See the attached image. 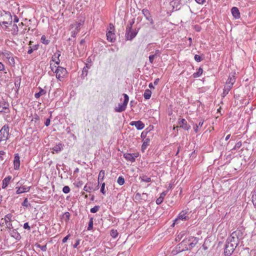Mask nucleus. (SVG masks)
<instances>
[{"label":"nucleus","instance_id":"1","mask_svg":"<svg viewBox=\"0 0 256 256\" xmlns=\"http://www.w3.org/2000/svg\"><path fill=\"white\" fill-rule=\"evenodd\" d=\"M199 238L190 236L188 238L184 240L179 244L180 248V246H185L181 250L183 251L184 250H190L192 248L194 247L198 243Z\"/></svg>","mask_w":256,"mask_h":256},{"label":"nucleus","instance_id":"2","mask_svg":"<svg viewBox=\"0 0 256 256\" xmlns=\"http://www.w3.org/2000/svg\"><path fill=\"white\" fill-rule=\"evenodd\" d=\"M12 22V16L10 12L4 11L0 14V24H2L7 27V24H11Z\"/></svg>","mask_w":256,"mask_h":256},{"label":"nucleus","instance_id":"3","mask_svg":"<svg viewBox=\"0 0 256 256\" xmlns=\"http://www.w3.org/2000/svg\"><path fill=\"white\" fill-rule=\"evenodd\" d=\"M238 245L236 243H230L226 242L224 248V254L226 256H230L233 253L234 250L236 248Z\"/></svg>","mask_w":256,"mask_h":256},{"label":"nucleus","instance_id":"4","mask_svg":"<svg viewBox=\"0 0 256 256\" xmlns=\"http://www.w3.org/2000/svg\"><path fill=\"white\" fill-rule=\"evenodd\" d=\"M124 97V100L122 104H119L118 105V106H116L114 108V110L116 112H124L126 110V106L128 105V100H129V97L126 94H123Z\"/></svg>","mask_w":256,"mask_h":256},{"label":"nucleus","instance_id":"5","mask_svg":"<svg viewBox=\"0 0 256 256\" xmlns=\"http://www.w3.org/2000/svg\"><path fill=\"white\" fill-rule=\"evenodd\" d=\"M9 136V128L8 125H4L0 130V142H6Z\"/></svg>","mask_w":256,"mask_h":256},{"label":"nucleus","instance_id":"6","mask_svg":"<svg viewBox=\"0 0 256 256\" xmlns=\"http://www.w3.org/2000/svg\"><path fill=\"white\" fill-rule=\"evenodd\" d=\"M188 212L182 210L178 214V218L174 220V222L173 223V225L175 224H178L180 220H188L190 218L188 216Z\"/></svg>","mask_w":256,"mask_h":256},{"label":"nucleus","instance_id":"7","mask_svg":"<svg viewBox=\"0 0 256 256\" xmlns=\"http://www.w3.org/2000/svg\"><path fill=\"white\" fill-rule=\"evenodd\" d=\"M54 72L56 74V78L58 80H60V79L64 78L65 75L66 74V70L62 67L58 66L55 70Z\"/></svg>","mask_w":256,"mask_h":256},{"label":"nucleus","instance_id":"8","mask_svg":"<svg viewBox=\"0 0 256 256\" xmlns=\"http://www.w3.org/2000/svg\"><path fill=\"white\" fill-rule=\"evenodd\" d=\"M138 156V154L137 153H126L124 154V157L126 158V160L128 161H130L132 162H135L136 158H137Z\"/></svg>","mask_w":256,"mask_h":256},{"label":"nucleus","instance_id":"9","mask_svg":"<svg viewBox=\"0 0 256 256\" xmlns=\"http://www.w3.org/2000/svg\"><path fill=\"white\" fill-rule=\"evenodd\" d=\"M178 124L180 128H182L184 130H188L190 128V126L187 123L186 120L182 118L178 121Z\"/></svg>","mask_w":256,"mask_h":256},{"label":"nucleus","instance_id":"10","mask_svg":"<svg viewBox=\"0 0 256 256\" xmlns=\"http://www.w3.org/2000/svg\"><path fill=\"white\" fill-rule=\"evenodd\" d=\"M131 126H134L138 130H141L144 128V124L140 120L132 121L130 123Z\"/></svg>","mask_w":256,"mask_h":256},{"label":"nucleus","instance_id":"11","mask_svg":"<svg viewBox=\"0 0 256 256\" xmlns=\"http://www.w3.org/2000/svg\"><path fill=\"white\" fill-rule=\"evenodd\" d=\"M8 103L3 102L0 104V112L8 113Z\"/></svg>","mask_w":256,"mask_h":256},{"label":"nucleus","instance_id":"12","mask_svg":"<svg viewBox=\"0 0 256 256\" xmlns=\"http://www.w3.org/2000/svg\"><path fill=\"white\" fill-rule=\"evenodd\" d=\"M14 170H18L19 169L20 166V156L18 154H14Z\"/></svg>","mask_w":256,"mask_h":256},{"label":"nucleus","instance_id":"13","mask_svg":"<svg viewBox=\"0 0 256 256\" xmlns=\"http://www.w3.org/2000/svg\"><path fill=\"white\" fill-rule=\"evenodd\" d=\"M138 32L136 31L131 30L130 32H126V40H132L137 34Z\"/></svg>","mask_w":256,"mask_h":256},{"label":"nucleus","instance_id":"14","mask_svg":"<svg viewBox=\"0 0 256 256\" xmlns=\"http://www.w3.org/2000/svg\"><path fill=\"white\" fill-rule=\"evenodd\" d=\"M231 12L232 14V16L236 19H238L240 18V12L238 8L233 7L231 10Z\"/></svg>","mask_w":256,"mask_h":256},{"label":"nucleus","instance_id":"15","mask_svg":"<svg viewBox=\"0 0 256 256\" xmlns=\"http://www.w3.org/2000/svg\"><path fill=\"white\" fill-rule=\"evenodd\" d=\"M114 32H112V30H109L107 33H106V36H107V40L109 42H114L115 40H116V38H114Z\"/></svg>","mask_w":256,"mask_h":256},{"label":"nucleus","instance_id":"16","mask_svg":"<svg viewBox=\"0 0 256 256\" xmlns=\"http://www.w3.org/2000/svg\"><path fill=\"white\" fill-rule=\"evenodd\" d=\"M170 4L174 8H176V10L180 8L181 4L180 0H174Z\"/></svg>","mask_w":256,"mask_h":256},{"label":"nucleus","instance_id":"17","mask_svg":"<svg viewBox=\"0 0 256 256\" xmlns=\"http://www.w3.org/2000/svg\"><path fill=\"white\" fill-rule=\"evenodd\" d=\"M30 186L26 187V186H20L18 188L16 193L17 194H20L24 192H28L30 190Z\"/></svg>","mask_w":256,"mask_h":256},{"label":"nucleus","instance_id":"18","mask_svg":"<svg viewBox=\"0 0 256 256\" xmlns=\"http://www.w3.org/2000/svg\"><path fill=\"white\" fill-rule=\"evenodd\" d=\"M166 194V192H163L162 193L160 194V196L156 200V203L157 204H160L162 203V202L164 200V196Z\"/></svg>","mask_w":256,"mask_h":256},{"label":"nucleus","instance_id":"19","mask_svg":"<svg viewBox=\"0 0 256 256\" xmlns=\"http://www.w3.org/2000/svg\"><path fill=\"white\" fill-rule=\"evenodd\" d=\"M11 178H12L11 176H8L4 179V180H2V186L3 188H6L8 186V184H9Z\"/></svg>","mask_w":256,"mask_h":256},{"label":"nucleus","instance_id":"20","mask_svg":"<svg viewBox=\"0 0 256 256\" xmlns=\"http://www.w3.org/2000/svg\"><path fill=\"white\" fill-rule=\"evenodd\" d=\"M46 90L40 88V92L35 94L34 97L36 98H38L40 96L46 94Z\"/></svg>","mask_w":256,"mask_h":256},{"label":"nucleus","instance_id":"21","mask_svg":"<svg viewBox=\"0 0 256 256\" xmlns=\"http://www.w3.org/2000/svg\"><path fill=\"white\" fill-rule=\"evenodd\" d=\"M38 44H34L32 46H30L28 47V54H31L34 50H37L38 48Z\"/></svg>","mask_w":256,"mask_h":256},{"label":"nucleus","instance_id":"22","mask_svg":"<svg viewBox=\"0 0 256 256\" xmlns=\"http://www.w3.org/2000/svg\"><path fill=\"white\" fill-rule=\"evenodd\" d=\"M226 242L230 243H233L234 244V242L236 243V244H237V245L238 246V240L235 238H234V236H230L227 239Z\"/></svg>","mask_w":256,"mask_h":256},{"label":"nucleus","instance_id":"23","mask_svg":"<svg viewBox=\"0 0 256 256\" xmlns=\"http://www.w3.org/2000/svg\"><path fill=\"white\" fill-rule=\"evenodd\" d=\"M152 95V92L149 89H146L144 94V96L145 99L148 100L150 98Z\"/></svg>","mask_w":256,"mask_h":256},{"label":"nucleus","instance_id":"24","mask_svg":"<svg viewBox=\"0 0 256 256\" xmlns=\"http://www.w3.org/2000/svg\"><path fill=\"white\" fill-rule=\"evenodd\" d=\"M142 13L146 17L147 20H148L150 18H151L150 14L148 10L146 9H143L142 10Z\"/></svg>","mask_w":256,"mask_h":256},{"label":"nucleus","instance_id":"25","mask_svg":"<svg viewBox=\"0 0 256 256\" xmlns=\"http://www.w3.org/2000/svg\"><path fill=\"white\" fill-rule=\"evenodd\" d=\"M242 233L240 232V230H236L235 232H234L231 234L230 236H234V238H235L237 239H239V237L242 235Z\"/></svg>","mask_w":256,"mask_h":256},{"label":"nucleus","instance_id":"26","mask_svg":"<svg viewBox=\"0 0 256 256\" xmlns=\"http://www.w3.org/2000/svg\"><path fill=\"white\" fill-rule=\"evenodd\" d=\"M3 56L8 60L12 57V54L8 51H5L2 53Z\"/></svg>","mask_w":256,"mask_h":256},{"label":"nucleus","instance_id":"27","mask_svg":"<svg viewBox=\"0 0 256 256\" xmlns=\"http://www.w3.org/2000/svg\"><path fill=\"white\" fill-rule=\"evenodd\" d=\"M10 235L16 240H18L20 238V234L16 230H13Z\"/></svg>","mask_w":256,"mask_h":256},{"label":"nucleus","instance_id":"28","mask_svg":"<svg viewBox=\"0 0 256 256\" xmlns=\"http://www.w3.org/2000/svg\"><path fill=\"white\" fill-rule=\"evenodd\" d=\"M202 72H203L202 69L201 68H200L198 69V72H194L193 74L194 78H198V77L200 76L202 74Z\"/></svg>","mask_w":256,"mask_h":256},{"label":"nucleus","instance_id":"29","mask_svg":"<svg viewBox=\"0 0 256 256\" xmlns=\"http://www.w3.org/2000/svg\"><path fill=\"white\" fill-rule=\"evenodd\" d=\"M62 144H58V145L52 148V150L56 152V153L59 152L62 150Z\"/></svg>","mask_w":256,"mask_h":256},{"label":"nucleus","instance_id":"30","mask_svg":"<svg viewBox=\"0 0 256 256\" xmlns=\"http://www.w3.org/2000/svg\"><path fill=\"white\" fill-rule=\"evenodd\" d=\"M204 121L202 120H201L198 124H196V126L194 127V132L196 133L198 132V128H201L202 126L203 125Z\"/></svg>","mask_w":256,"mask_h":256},{"label":"nucleus","instance_id":"31","mask_svg":"<svg viewBox=\"0 0 256 256\" xmlns=\"http://www.w3.org/2000/svg\"><path fill=\"white\" fill-rule=\"evenodd\" d=\"M140 178H141L142 182H151L150 178H149L146 175L142 176L140 177Z\"/></svg>","mask_w":256,"mask_h":256},{"label":"nucleus","instance_id":"32","mask_svg":"<svg viewBox=\"0 0 256 256\" xmlns=\"http://www.w3.org/2000/svg\"><path fill=\"white\" fill-rule=\"evenodd\" d=\"M41 42L44 44H48L50 43V40L46 38L44 35L42 36L40 39Z\"/></svg>","mask_w":256,"mask_h":256},{"label":"nucleus","instance_id":"33","mask_svg":"<svg viewBox=\"0 0 256 256\" xmlns=\"http://www.w3.org/2000/svg\"><path fill=\"white\" fill-rule=\"evenodd\" d=\"M13 34H17L18 32V26L16 24H14L12 26V30Z\"/></svg>","mask_w":256,"mask_h":256},{"label":"nucleus","instance_id":"34","mask_svg":"<svg viewBox=\"0 0 256 256\" xmlns=\"http://www.w3.org/2000/svg\"><path fill=\"white\" fill-rule=\"evenodd\" d=\"M14 84L16 86V92L18 91V90L20 88V78H17L15 80Z\"/></svg>","mask_w":256,"mask_h":256},{"label":"nucleus","instance_id":"35","mask_svg":"<svg viewBox=\"0 0 256 256\" xmlns=\"http://www.w3.org/2000/svg\"><path fill=\"white\" fill-rule=\"evenodd\" d=\"M110 234L114 238H116L118 235L117 230H115L114 229L112 230L110 232Z\"/></svg>","mask_w":256,"mask_h":256},{"label":"nucleus","instance_id":"36","mask_svg":"<svg viewBox=\"0 0 256 256\" xmlns=\"http://www.w3.org/2000/svg\"><path fill=\"white\" fill-rule=\"evenodd\" d=\"M124 178L122 176H120L118 178L117 182L120 186L123 185L124 183Z\"/></svg>","mask_w":256,"mask_h":256},{"label":"nucleus","instance_id":"37","mask_svg":"<svg viewBox=\"0 0 256 256\" xmlns=\"http://www.w3.org/2000/svg\"><path fill=\"white\" fill-rule=\"evenodd\" d=\"M235 82V78L234 76L232 77H229L226 84H232V86H233V84Z\"/></svg>","mask_w":256,"mask_h":256},{"label":"nucleus","instance_id":"38","mask_svg":"<svg viewBox=\"0 0 256 256\" xmlns=\"http://www.w3.org/2000/svg\"><path fill=\"white\" fill-rule=\"evenodd\" d=\"M84 190H85L86 192H90L92 190H93V188L91 187L89 184H86L84 188Z\"/></svg>","mask_w":256,"mask_h":256},{"label":"nucleus","instance_id":"39","mask_svg":"<svg viewBox=\"0 0 256 256\" xmlns=\"http://www.w3.org/2000/svg\"><path fill=\"white\" fill-rule=\"evenodd\" d=\"M93 228V218H91L88 222V230H90Z\"/></svg>","mask_w":256,"mask_h":256},{"label":"nucleus","instance_id":"40","mask_svg":"<svg viewBox=\"0 0 256 256\" xmlns=\"http://www.w3.org/2000/svg\"><path fill=\"white\" fill-rule=\"evenodd\" d=\"M11 216L10 214H7L5 216L4 220L3 218L1 219V222L4 220L6 224L10 220Z\"/></svg>","mask_w":256,"mask_h":256},{"label":"nucleus","instance_id":"41","mask_svg":"<svg viewBox=\"0 0 256 256\" xmlns=\"http://www.w3.org/2000/svg\"><path fill=\"white\" fill-rule=\"evenodd\" d=\"M36 246L37 248H38L41 249L42 250L43 252H46V250L47 248H46V244H45L44 246H41L39 244H36Z\"/></svg>","mask_w":256,"mask_h":256},{"label":"nucleus","instance_id":"42","mask_svg":"<svg viewBox=\"0 0 256 256\" xmlns=\"http://www.w3.org/2000/svg\"><path fill=\"white\" fill-rule=\"evenodd\" d=\"M60 54H54V56H55L57 58V59H58V60H56L54 58L52 57V60L54 61V62H56V64H57V65H58L60 64V60L59 59V57L60 56Z\"/></svg>","mask_w":256,"mask_h":256},{"label":"nucleus","instance_id":"43","mask_svg":"<svg viewBox=\"0 0 256 256\" xmlns=\"http://www.w3.org/2000/svg\"><path fill=\"white\" fill-rule=\"evenodd\" d=\"M8 62L10 66H15L16 63L14 58L12 56V57H10V58L8 60Z\"/></svg>","mask_w":256,"mask_h":256},{"label":"nucleus","instance_id":"44","mask_svg":"<svg viewBox=\"0 0 256 256\" xmlns=\"http://www.w3.org/2000/svg\"><path fill=\"white\" fill-rule=\"evenodd\" d=\"M134 23V21L130 22L129 24H128V26L126 28V32H130L132 30V26Z\"/></svg>","mask_w":256,"mask_h":256},{"label":"nucleus","instance_id":"45","mask_svg":"<svg viewBox=\"0 0 256 256\" xmlns=\"http://www.w3.org/2000/svg\"><path fill=\"white\" fill-rule=\"evenodd\" d=\"M100 209V206H96L94 208H92L90 210L92 213H96V212Z\"/></svg>","mask_w":256,"mask_h":256},{"label":"nucleus","instance_id":"46","mask_svg":"<svg viewBox=\"0 0 256 256\" xmlns=\"http://www.w3.org/2000/svg\"><path fill=\"white\" fill-rule=\"evenodd\" d=\"M232 84H226V85L224 86V89H225L226 90H227L228 92H229L230 90L232 88Z\"/></svg>","mask_w":256,"mask_h":256},{"label":"nucleus","instance_id":"47","mask_svg":"<svg viewBox=\"0 0 256 256\" xmlns=\"http://www.w3.org/2000/svg\"><path fill=\"white\" fill-rule=\"evenodd\" d=\"M22 206H23L28 207V206H30V204L28 202V200L27 198H26L23 202L22 203Z\"/></svg>","mask_w":256,"mask_h":256},{"label":"nucleus","instance_id":"48","mask_svg":"<svg viewBox=\"0 0 256 256\" xmlns=\"http://www.w3.org/2000/svg\"><path fill=\"white\" fill-rule=\"evenodd\" d=\"M70 191V188L68 186H64L62 188V192L64 194H68Z\"/></svg>","mask_w":256,"mask_h":256},{"label":"nucleus","instance_id":"49","mask_svg":"<svg viewBox=\"0 0 256 256\" xmlns=\"http://www.w3.org/2000/svg\"><path fill=\"white\" fill-rule=\"evenodd\" d=\"M156 54L150 55L148 57L149 61L150 64H152L154 62V60L156 58Z\"/></svg>","mask_w":256,"mask_h":256},{"label":"nucleus","instance_id":"50","mask_svg":"<svg viewBox=\"0 0 256 256\" xmlns=\"http://www.w3.org/2000/svg\"><path fill=\"white\" fill-rule=\"evenodd\" d=\"M241 146H242V142H238L236 143V144L235 146H234V148H233V149L236 150V149L239 148H240Z\"/></svg>","mask_w":256,"mask_h":256},{"label":"nucleus","instance_id":"51","mask_svg":"<svg viewBox=\"0 0 256 256\" xmlns=\"http://www.w3.org/2000/svg\"><path fill=\"white\" fill-rule=\"evenodd\" d=\"M194 60L198 62H200L202 60L201 57L199 55L196 54L194 56Z\"/></svg>","mask_w":256,"mask_h":256},{"label":"nucleus","instance_id":"52","mask_svg":"<svg viewBox=\"0 0 256 256\" xmlns=\"http://www.w3.org/2000/svg\"><path fill=\"white\" fill-rule=\"evenodd\" d=\"M78 32V30H74L71 32V36L73 38H75L76 35L77 34Z\"/></svg>","mask_w":256,"mask_h":256},{"label":"nucleus","instance_id":"53","mask_svg":"<svg viewBox=\"0 0 256 256\" xmlns=\"http://www.w3.org/2000/svg\"><path fill=\"white\" fill-rule=\"evenodd\" d=\"M104 186H105V183H103L101 186L100 192L104 194H106V192L104 191Z\"/></svg>","mask_w":256,"mask_h":256},{"label":"nucleus","instance_id":"54","mask_svg":"<svg viewBox=\"0 0 256 256\" xmlns=\"http://www.w3.org/2000/svg\"><path fill=\"white\" fill-rule=\"evenodd\" d=\"M24 228L28 230H30V227L29 226L28 222H26L24 224Z\"/></svg>","mask_w":256,"mask_h":256},{"label":"nucleus","instance_id":"55","mask_svg":"<svg viewBox=\"0 0 256 256\" xmlns=\"http://www.w3.org/2000/svg\"><path fill=\"white\" fill-rule=\"evenodd\" d=\"M148 142L146 141L144 142L142 146V150H144V149H145L146 148V146H148Z\"/></svg>","mask_w":256,"mask_h":256},{"label":"nucleus","instance_id":"56","mask_svg":"<svg viewBox=\"0 0 256 256\" xmlns=\"http://www.w3.org/2000/svg\"><path fill=\"white\" fill-rule=\"evenodd\" d=\"M135 198L138 200H142L141 194L138 192L136 194Z\"/></svg>","mask_w":256,"mask_h":256},{"label":"nucleus","instance_id":"57","mask_svg":"<svg viewBox=\"0 0 256 256\" xmlns=\"http://www.w3.org/2000/svg\"><path fill=\"white\" fill-rule=\"evenodd\" d=\"M104 170H102L100 174H99V175H98V178H100L102 177V179H103V178L104 176Z\"/></svg>","mask_w":256,"mask_h":256},{"label":"nucleus","instance_id":"58","mask_svg":"<svg viewBox=\"0 0 256 256\" xmlns=\"http://www.w3.org/2000/svg\"><path fill=\"white\" fill-rule=\"evenodd\" d=\"M64 218H66V220H68L69 219H70V214L68 212H66L64 214Z\"/></svg>","mask_w":256,"mask_h":256},{"label":"nucleus","instance_id":"59","mask_svg":"<svg viewBox=\"0 0 256 256\" xmlns=\"http://www.w3.org/2000/svg\"><path fill=\"white\" fill-rule=\"evenodd\" d=\"M141 196H142V200H146L147 199L148 196L146 194L142 193V194H141Z\"/></svg>","mask_w":256,"mask_h":256},{"label":"nucleus","instance_id":"60","mask_svg":"<svg viewBox=\"0 0 256 256\" xmlns=\"http://www.w3.org/2000/svg\"><path fill=\"white\" fill-rule=\"evenodd\" d=\"M80 240H76V243L74 244V248H77L78 246L80 244Z\"/></svg>","mask_w":256,"mask_h":256},{"label":"nucleus","instance_id":"61","mask_svg":"<svg viewBox=\"0 0 256 256\" xmlns=\"http://www.w3.org/2000/svg\"><path fill=\"white\" fill-rule=\"evenodd\" d=\"M50 118L46 119L44 124L46 126H48L50 124Z\"/></svg>","mask_w":256,"mask_h":256},{"label":"nucleus","instance_id":"62","mask_svg":"<svg viewBox=\"0 0 256 256\" xmlns=\"http://www.w3.org/2000/svg\"><path fill=\"white\" fill-rule=\"evenodd\" d=\"M5 154L6 152L4 151H0V159H1V160H4L2 156L4 155Z\"/></svg>","mask_w":256,"mask_h":256},{"label":"nucleus","instance_id":"63","mask_svg":"<svg viewBox=\"0 0 256 256\" xmlns=\"http://www.w3.org/2000/svg\"><path fill=\"white\" fill-rule=\"evenodd\" d=\"M70 236V234L66 236H65L63 239H62V242L63 243H65L66 242L67 240H68V238Z\"/></svg>","mask_w":256,"mask_h":256},{"label":"nucleus","instance_id":"64","mask_svg":"<svg viewBox=\"0 0 256 256\" xmlns=\"http://www.w3.org/2000/svg\"><path fill=\"white\" fill-rule=\"evenodd\" d=\"M4 70V65L0 62V71Z\"/></svg>","mask_w":256,"mask_h":256}]
</instances>
